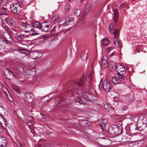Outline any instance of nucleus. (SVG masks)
<instances>
[{"mask_svg": "<svg viewBox=\"0 0 147 147\" xmlns=\"http://www.w3.org/2000/svg\"><path fill=\"white\" fill-rule=\"evenodd\" d=\"M109 30L110 33L114 35L113 42L115 46L117 48H121L122 47L121 43L119 39L120 32L116 28L115 24L111 23Z\"/></svg>", "mask_w": 147, "mask_h": 147, "instance_id": "f257e3e1", "label": "nucleus"}, {"mask_svg": "<svg viewBox=\"0 0 147 147\" xmlns=\"http://www.w3.org/2000/svg\"><path fill=\"white\" fill-rule=\"evenodd\" d=\"M25 99L26 102L30 104L31 105V109H36L39 108L40 110L48 109V107L47 106H45L40 103H37L35 105V103L33 101L32 94L30 92L26 93L25 94Z\"/></svg>", "mask_w": 147, "mask_h": 147, "instance_id": "f03ea898", "label": "nucleus"}, {"mask_svg": "<svg viewBox=\"0 0 147 147\" xmlns=\"http://www.w3.org/2000/svg\"><path fill=\"white\" fill-rule=\"evenodd\" d=\"M116 69L117 72V75L119 78L123 80H127L129 76L127 75H125L126 71L124 67L120 64L115 65Z\"/></svg>", "mask_w": 147, "mask_h": 147, "instance_id": "7ed1b4c3", "label": "nucleus"}, {"mask_svg": "<svg viewBox=\"0 0 147 147\" xmlns=\"http://www.w3.org/2000/svg\"><path fill=\"white\" fill-rule=\"evenodd\" d=\"M99 86L101 90L104 89L105 91H108L111 88V84L108 80L102 79Z\"/></svg>", "mask_w": 147, "mask_h": 147, "instance_id": "20e7f679", "label": "nucleus"}, {"mask_svg": "<svg viewBox=\"0 0 147 147\" xmlns=\"http://www.w3.org/2000/svg\"><path fill=\"white\" fill-rule=\"evenodd\" d=\"M10 11L14 13L18 14L21 11V6L17 4L11 3L10 6Z\"/></svg>", "mask_w": 147, "mask_h": 147, "instance_id": "39448f33", "label": "nucleus"}, {"mask_svg": "<svg viewBox=\"0 0 147 147\" xmlns=\"http://www.w3.org/2000/svg\"><path fill=\"white\" fill-rule=\"evenodd\" d=\"M119 128L117 126L115 125H111V126L109 128L108 130L105 131L107 134L109 133L113 134H116L118 133L119 131Z\"/></svg>", "mask_w": 147, "mask_h": 147, "instance_id": "423d86ee", "label": "nucleus"}, {"mask_svg": "<svg viewBox=\"0 0 147 147\" xmlns=\"http://www.w3.org/2000/svg\"><path fill=\"white\" fill-rule=\"evenodd\" d=\"M51 28V23L45 21L41 24L40 29L44 32L49 31Z\"/></svg>", "mask_w": 147, "mask_h": 147, "instance_id": "0eeeda50", "label": "nucleus"}, {"mask_svg": "<svg viewBox=\"0 0 147 147\" xmlns=\"http://www.w3.org/2000/svg\"><path fill=\"white\" fill-rule=\"evenodd\" d=\"M15 22L11 18L10 19V26L11 27L10 30V34H15L16 33V30L15 28Z\"/></svg>", "mask_w": 147, "mask_h": 147, "instance_id": "6e6552de", "label": "nucleus"}, {"mask_svg": "<svg viewBox=\"0 0 147 147\" xmlns=\"http://www.w3.org/2000/svg\"><path fill=\"white\" fill-rule=\"evenodd\" d=\"M126 80H123L121 78H118L117 76H113L111 79L112 83L115 85H117L119 84H124V81Z\"/></svg>", "mask_w": 147, "mask_h": 147, "instance_id": "1a4fd4ad", "label": "nucleus"}, {"mask_svg": "<svg viewBox=\"0 0 147 147\" xmlns=\"http://www.w3.org/2000/svg\"><path fill=\"white\" fill-rule=\"evenodd\" d=\"M106 55L103 56V58L101 59L100 66L106 68L108 66V63L107 62V58Z\"/></svg>", "mask_w": 147, "mask_h": 147, "instance_id": "9d476101", "label": "nucleus"}, {"mask_svg": "<svg viewBox=\"0 0 147 147\" xmlns=\"http://www.w3.org/2000/svg\"><path fill=\"white\" fill-rule=\"evenodd\" d=\"M108 120L107 119H103V118L100 119L98 121L99 125L101 129L104 130V129L102 128L105 127V124L108 122Z\"/></svg>", "mask_w": 147, "mask_h": 147, "instance_id": "9b49d317", "label": "nucleus"}, {"mask_svg": "<svg viewBox=\"0 0 147 147\" xmlns=\"http://www.w3.org/2000/svg\"><path fill=\"white\" fill-rule=\"evenodd\" d=\"M91 7V5L90 4H88L86 6L83 14L81 17L82 20H83L84 17H86V14L88 13L89 10L90 9Z\"/></svg>", "mask_w": 147, "mask_h": 147, "instance_id": "f8f14e48", "label": "nucleus"}, {"mask_svg": "<svg viewBox=\"0 0 147 147\" xmlns=\"http://www.w3.org/2000/svg\"><path fill=\"white\" fill-rule=\"evenodd\" d=\"M7 143L5 138L2 136H0V146H5L7 144Z\"/></svg>", "mask_w": 147, "mask_h": 147, "instance_id": "ddd939ff", "label": "nucleus"}, {"mask_svg": "<svg viewBox=\"0 0 147 147\" xmlns=\"http://www.w3.org/2000/svg\"><path fill=\"white\" fill-rule=\"evenodd\" d=\"M75 84L77 86H81L84 85L85 83L82 78H80L76 80L74 82Z\"/></svg>", "mask_w": 147, "mask_h": 147, "instance_id": "4468645a", "label": "nucleus"}, {"mask_svg": "<svg viewBox=\"0 0 147 147\" xmlns=\"http://www.w3.org/2000/svg\"><path fill=\"white\" fill-rule=\"evenodd\" d=\"M75 101L80 104H83L85 103L86 100L85 99L83 100V98L82 97L81 98H78L75 99Z\"/></svg>", "mask_w": 147, "mask_h": 147, "instance_id": "2eb2a0df", "label": "nucleus"}, {"mask_svg": "<svg viewBox=\"0 0 147 147\" xmlns=\"http://www.w3.org/2000/svg\"><path fill=\"white\" fill-rule=\"evenodd\" d=\"M101 43L103 46L108 45L109 43V41L107 38L103 39L101 41Z\"/></svg>", "mask_w": 147, "mask_h": 147, "instance_id": "dca6fc26", "label": "nucleus"}, {"mask_svg": "<svg viewBox=\"0 0 147 147\" xmlns=\"http://www.w3.org/2000/svg\"><path fill=\"white\" fill-rule=\"evenodd\" d=\"M103 107L106 110H111L113 109L111 105L107 103H105Z\"/></svg>", "mask_w": 147, "mask_h": 147, "instance_id": "f3484780", "label": "nucleus"}, {"mask_svg": "<svg viewBox=\"0 0 147 147\" xmlns=\"http://www.w3.org/2000/svg\"><path fill=\"white\" fill-rule=\"evenodd\" d=\"M41 24L39 22H34L32 24V26L34 28H37L39 30L40 29Z\"/></svg>", "mask_w": 147, "mask_h": 147, "instance_id": "a211bd4d", "label": "nucleus"}, {"mask_svg": "<svg viewBox=\"0 0 147 147\" xmlns=\"http://www.w3.org/2000/svg\"><path fill=\"white\" fill-rule=\"evenodd\" d=\"M24 37L25 36L24 35L21 34H17L16 36V38L19 41L23 40L24 39Z\"/></svg>", "mask_w": 147, "mask_h": 147, "instance_id": "6ab92c4d", "label": "nucleus"}, {"mask_svg": "<svg viewBox=\"0 0 147 147\" xmlns=\"http://www.w3.org/2000/svg\"><path fill=\"white\" fill-rule=\"evenodd\" d=\"M93 76L92 74H90L86 76V80L88 82L91 81L93 78Z\"/></svg>", "mask_w": 147, "mask_h": 147, "instance_id": "aec40b11", "label": "nucleus"}, {"mask_svg": "<svg viewBox=\"0 0 147 147\" xmlns=\"http://www.w3.org/2000/svg\"><path fill=\"white\" fill-rule=\"evenodd\" d=\"M65 18H61L59 21V25H63L64 26L66 25V21L65 20Z\"/></svg>", "mask_w": 147, "mask_h": 147, "instance_id": "412c9836", "label": "nucleus"}, {"mask_svg": "<svg viewBox=\"0 0 147 147\" xmlns=\"http://www.w3.org/2000/svg\"><path fill=\"white\" fill-rule=\"evenodd\" d=\"M20 26L25 28H28L30 27V25L29 24H28L26 22H20Z\"/></svg>", "mask_w": 147, "mask_h": 147, "instance_id": "4be33fe9", "label": "nucleus"}, {"mask_svg": "<svg viewBox=\"0 0 147 147\" xmlns=\"http://www.w3.org/2000/svg\"><path fill=\"white\" fill-rule=\"evenodd\" d=\"M39 53H40L38 51H35L32 53V58L33 59H35L37 58L39 56Z\"/></svg>", "mask_w": 147, "mask_h": 147, "instance_id": "5701e85b", "label": "nucleus"}, {"mask_svg": "<svg viewBox=\"0 0 147 147\" xmlns=\"http://www.w3.org/2000/svg\"><path fill=\"white\" fill-rule=\"evenodd\" d=\"M81 58L83 61H85L87 57V54L86 52H82L81 53Z\"/></svg>", "mask_w": 147, "mask_h": 147, "instance_id": "b1692460", "label": "nucleus"}, {"mask_svg": "<svg viewBox=\"0 0 147 147\" xmlns=\"http://www.w3.org/2000/svg\"><path fill=\"white\" fill-rule=\"evenodd\" d=\"M126 100L127 102L130 103L133 100V97L132 95L129 94L127 95L126 97Z\"/></svg>", "mask_w": 147, "mask_h": 147, "instance_id": "393cba45", "label": "nucleus"}, {"mask_svg": "<svg viewBox=\"0 0 147 147\" xmlns=\"http://www.w3.org/2000/svg\"><path fill=\"white\" fill-rule=\"evenodd\" d=\"M30 35L31 36H34L37 35L38 34V32H36L35 30L33 29H31L30 31H29Z\"/></svg>", "mask_w": 147, "mask_h": 147, "instance_id": "a878e982", "label": "nucleus"}, {"mask_svg": "<svg viewBox=\"0 0 147 147\" xmlns=\"http://www.w3.org/2000/svg\"><path fill=\"white\" fill-rule=\"evenodd\" d=\"M81 10L79 9H76L74 11L75 15L77 17L78 16L81 14Z\"/></svg>", "mask_w": 147, "mask_h": 147, "instance_id": "bb28decb", "label": "nucleus"}, {"mask_svg": "<svg viewBox=\"0 0 147 147\" xmlns=\"http://www.w3.org/2000/svg\"><path fill=\"white\" fill-rule=\"evenodd\" d=\"M77 120L80 122V124L84 125H85L84 123L86 124L87 123V122L86 120L81 119L80 117L78 118Z\"/></svg>", "mask_w": 147, "mask_h": 147, "instance_id": "cd10ccee", "label": "nucleus"}, {"mask_svg": "<svg viewBox=\"0 0 147 147\" xmlns=\"http://www.w3.org/2000/svg\"><path fill=\"white\" fill-rule=\"evenodd\" d=\"M67 94H68L70 96H74L75 95H76L77 94L76 92H74L72 90H70L68 91L67 92Z\"/></svg>", "mask_w": 147, "mask_h": 147, "instance_id": "c85d7f7f", "label": "nucleus"}, {"mask_svg": "<svg viewBox=\"0 0 147 147\" xmlns=\"http://www.w3.org/2000/svg\"><path fill=\"white\" fill-rule=\"evenodd\" d=\"M58 16L55 15L52 18L51 20V22L54 23H56L58 22Z\"/></svg>", "mask_w": 147, "mask_h": 147, "instance_id": "c756f323", "label": "nucleus"}, {"mask_svg": "<svg viewBox=\"0 0 147 147\" xmlns=\"http://www.w3.org/2000/svg\"><path fill=\"white\" fill-rule=\"evenodd\" d=\"M73 19L72 18H70L69 19H67L66 20V25H68L70 24H72L73 23Z\"/></svg>", "mask_w": 147, "mask_h": 147, "instance_id": "7c9ffc66", "label": "nucleus"}, {"mask_svg": "<svg viewBox=\"0 0 147 147\" xmlns=\"http://www.w3.org/2000/svg\"><path fill=\"white\" fill-rule=\"evenodd\" d=\"M3 92L5 93L6 95V96L8 98V94L9 93V91L8 90V88H7L5 86H4L3 87Z\"/></svg>", "mask_w": 147, "mask_h": 147, "instance_id": "2f4dec72", "label": "nucleus"}, {"mask_svg": "<svg viewBox=\"0 0 147 147\" xmlns=\"http://www.w3.org/2000/svg\"><path fill=\"white\" fill-rule=\"evenodd\" d=\"M71 8V6L68 3L65 4V9L66 12H68Z\"/></svg>", "mask_w": 147, "mask_h": 147, "instance_id": "473e14b6", "label": "nucleus"}, {"mask_svg": "<svg viewBox=\"0 0 147 147\" xmlns=\"http://www.w3.org/2000/svg\"><path fill=\"white\" fill-rule=\"evenodd\" d=\"M17 1L20 4H27V3L26 2V0H18Z\"/></svg>", "mask_w": 147, "mask_h": 147, "instance_id": "72a5a7b5", "label": "nucleus"}, {"mask_svg": "<svg viewBox=\"0 0 147 147\" xmlns=\"http://www.w3.org/2000/svg\"><path fill=\"white\" fill-rule=\"evenodd\" d=\"M13 89L18 93H20V90L19 89V87L18 86H13Z\"/></svg>", "mask_w": 147, "mask_h": 147, "instance_id": "f704fd0d", "label": "nucleus"}, {"mask_svg": "<svg viewBox=\"0 0 147 147\" xmlns=\"http://www.w3.org/2000/svg\"><path fill=\"white\" fill-rule=\"evenodd\" d=\"M114 16H118V11L117 9H113Z\"/></svg>", "mask_w": 147, "mask_h": 147, "instance_id": "c9c22d12", "label": "nucleus"}, {"mask_svg": "<svg viewBox=\"0 0 147 147\" xmlns=\"http://www.w3.org/2000/svg\"><path fill=\"white\" fill-rule=\"evenodd\" d=\"M118 16H113V20H114L115 23H116L117 22V20H118Z\"/></svg>", "mask_w": 147, "mask_h": 147, "instance_id": "e433bc0d", "label": "nucleus"}, {"mask_svg": "<svg viewBox=\"0 0 147 147\" xmlns=\"http://www.w3.org/2000/svg\"><path fill=\"white\" fill-rule=\"evenodd\" d=\"M113 49V47H110L107 49V51L109 53Z\"/></svg>", "mask_w": 147, "mask_h": 147, "instance_id": "4c0bfd02", "label": "nucleus"}, {"mask_svg": "<svg viewBox=\"0 0 147 147\" xmlns=\"http://www.w3.org/2000/svg\"><path fill=\"white\" fill-rule=\"evenodd\" d=\"M41 100L44 102H47L48 99H47L46 98H42Z\"/></svg>", "mask_w": 147, "mask_h": 147, "instance_id": "58836bf2", "label": "nucleus"}, {"mask_svg": "<svg viewBox=\"0 0 147 147\" xmlns=\"http://www.w3.org/2000/svg\"><path fill=\"white\" fill-rule=\"evenodd\" d=\"M122 109L123 110H126L127 109V106H124L122 107Z\"/></svg>", "mask_w": 147, "mask_h": 147, "instance_id": "ea45409f", "label": "nucleus"}, {"mask_svg": "<svg viewBox=\"0 0 147 147\" xmlns=\"http://www.w3.org/2000/svg\"><path fill=\"white\" fill-rule=\"evenodd\" d=\"M20 51H23L22 52L23 53H25L26 52V51H27V50L26 49H20L19 50Z\"/></svg>", "mask_w": 147, "mask_h": 147, "instance_id": "a19ab883", "label": "nucleus"}, {"mask_svg": "<svg viewBox=\"0 0 147 147\" xmlns=\"http://www.w3.org/2000/svg\"><path fill=\"white\" fill-rule=\"evenodd\" d=\"M61 147H71V146H68L67 145L65 146L64 145H62L61 146Z\"/></svg>", "mask_w": 147, "mask_h": 147, "instance_id": "79ce46f5", "label": "nucleus"}, {"mask_svg": "<svg viewBox=\"0 0 147 147\" xmlns=\"http://www.w3.org/2000/svg\"><path fill=\"white\" fill-rule=\"evenodd\" d=\"M24 145V144L22 143L21 142L20 143V146H19L20 147H23L22 146V145Z\"/></svg>", "mask_w": 147, "mask_h": 147, "instance_id": "37998d69", "label": "nucleus"}, {"mask_svg": "<svg viewBox=\"0 0 147 147\" xmlns=\"http://www.w3.org/2000/svg\"><path fill=\"white\" fill-rule=\"evenodd\" d=\"M9 39H10V42H13V41L12 38H11V37L10 36Z\"/></svg>", "mask_w": 147, "mask_h": 147, "instance_id": "c03bdc74", "label": "nucleus"}, {"mask_svg": "<svg viewBox=\"0 0 147 147\" xmlns=\"http://www.w3.org/2000/svg\"><path fill=\"white\" fill-rule=\"evenodd\" d=\"M8 20V18H5V22H6L7 23V21Z\"/></svg>", "mask_w": 147, "mask_h": 147, "instance_id": "a18cd8bd", "label": "nucleus"}, {"mask_svg": "<svg viewBox=\"0 0 147 147\" xmlns=\"http://www.w3.org/2000/svg\"><path fill=\"white\" fill-rule=\"evenodd\" d=\"M10 101H11V103H10V104H11L12 106L13 105V102H12L10 100H9Z\"/></svg>", "mask_w": 147, "mask_h": 147, "instance_id": "49530a36", "label": "nucleus"}, {"mask_svg": "<svg viewBox=\"0 0 147 147\" xmlns=\"http://www.w3.org/2000/svg\"><path fill=\"white\" fill-rule=\"evenodd\" d=\"M124 5V3H122V4H121L120 5V7H123Z\"/></svg>", "mask_w": 147, "mask_h": 147, "instance_id": "de8ad7c7", "label": "nucleus"}, {"mask_svg": "<svg viewBox=\"0 0 147 147\" xmlns=\"http://www.w3.org/2000/svg\"><path fill=\"white\" fill-rule=\"evenodd\" d=\"M0 108H1V109H3L4 107L2 106H0Z\"/></svg>", "mask_w": 147, "mask_h": 147, "instance_id": "09e8293b", "label": "nucleus"}, {"mask_svg": "<svg viewBox=\"0 0 147 147\" xmlns=\"http://www.w3.org/2000/svg\"><path fill=\"white\" fill-rule=\"evenodd\" d=\"M2 9L3 10H5V9H6V8H4V7H2Z\"/></svg>", "mask_w": 147, "mask_h": 147, "instance_id": "8fccbe9b", "label": "nucleus"}, {"mask_svg": "<svg viewBox=\"0 0 147 147\" xmlns=\"http://www.w3.org/2000/svg\"><path fill=\"white\" fill-rule=\"evenodd\" d=\"M10 73H11V74L13 76H14V74L12 72L10 71Z\"/></svg>", "mask_w": 147, "mask_h": 147, "instance_id": "3c124183", "label": "nucleus"}, {"mask_svg": "<svg viewBox=\"0 0 147 147\" xmlns=\"http://www.w3.org/2000/svg\"><path fill=\"white\" fill-rule=\"evenodd\" d=\"M135 129L136 130H140V129H138V128L136 127V128H135Z\"/></svg>", "mask_w": 147, "mask_h": 147, "instance_id": "603ef678", "label": "nucleus"}, {"mask_svg": "<svg viewBox=\"0 0 147 147\" xmlns=\"http://www.w3.org/2000/svg\"><path fill=\"white\" fill-rule=\"evenodd\" d=\"M0 115L1 116V117H3L2 115H1V114L0 113Z\"/></svg>", "mask_w": 147, "mask_h": 147, "instance_id": "864d4df0", "label": "nucleus"}, {"mask_svg": "<svg viewBox=\"0 0 147 147\" xmlns=\"http://www.w3.org/2000/svg\"><path fill=\"white\" fill-rule=\"evenodd\" d=\"M68 1H71V0H67Z\"/></svg>", "mask_w": 147, "mask_h": 147, "instance_id": "5fc2aeb1", "label": "nucleus"}, {"mask_svg": "<svg viewBox=\"0 0 147 147\" xmlns=\"http://www.w3.org/2000/svg\"><path fill=\"white\" fill-rule=\"evenodd\" d=\"M146 147H147V145L146 146Z\"/></svg>", "mask_w": 147, "mask_h": 147, "instance_id": "6e6d98bb", "label": "nucleus"}]
</instances>
